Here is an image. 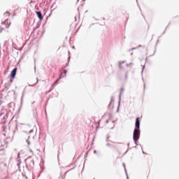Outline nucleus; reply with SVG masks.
Returning <instances> with one entry per match:
<instances>
[{"instance_id": "obj_1", "label": "nucleus", "mask_w": 179, "mask_h": 179, "mask_svg": "<svg viewBox=\"0 0 179 179\" xmlns=\"http://www.w3.org/2000/svg\"><path fill=\"white\" fill-rule=\"evenodd\" d=\"M135 126L136 129L134 131L133 138L135 143H136V142H138L139 140V136L141 135V131H139V128H141V121L139 120V117L136 119Z\"/></svg>"}, {"instance_id": "obj_2", "label": "nucleus", "mask_w": 179, "mask_h": 179, "mask_svg": "<svg viewBox=\"0 0 179 179\" xmlns=\"http://www.w3.org/2000/svg\"><path fill=\"white\" fill-rule=\"evenodd\" d=\"M16 72H17V68H15L10 73V82H13V79H15V76H16Z\"/></svg>"}, {"instance_id": "obj_3", "label": "nucleus", "mask_w": 179, "mask_h": 179, "mask_svg": "<svg viewBox=\"0 0 179 179\" xmlns=\"http://www.w3.org/2000/svg\"><path fill=\"white\" fill-rule=\"evenodd\" d=\"M36 15H37L38 19H40V20H43V15L41 14V12L36 11Z\"/></svg>"}, {"instance_id": "obj_4", "label": "nucleus", "mask_w": 179, "mask_h": 179, "mask_svg": "<svg viewBox=\"0 0 179 179\" xmlns=\"http://www.w3.org/2000/svg\"><path fill=\"white\" fill-rule=\"evenodd\" d=\"M4 16H10V13H9V12H6V13H4Z\"/></svg>"}, {"instance_id": "obj_5", "label": "nucleus", "mask_w": 179, "mask_h": 179, "mask_svg": "<svg viewBox=\"0 0 179 179\" xmlns=\"http://www.w3.org/2000/svg\"><path fill=\"white\" fill-rule=\"evenodd\" d=\"M3 30H5V28L0 27V33H2Z\"/></svg>"}, {"instance_id": "obj_6", "label": "nucleus", "mask_w": 179, "mask_h": 179, "mask_svg": "<svg viewBox=\"0 0 179 179\" xmlns=\"http://www.w3.org/2000/svg\"><path fill=\"white\" fill-rule=\"evenodd\" d=\"M60 78H61V76H60V78H59V79H57V80H56V82L55 83V85L57 83H58V80H59Z\"/></svg>"}, {"instance_id": "obj_7", "label": "nucleus", "mask_w": 179, "mask_h": 179, "mask_svg": "<svg viewBox=\"0 0 179 179\" xmlns=\"http://www.w3.org/2000/svg\"><path fill=\"white\" fill-rule=\"evenodd\" d=\"M9 27V25L6 26V29H8Z\"/></svg>"}, {"instance_id": "obj_8", "label": "nucleus", "mask_w": 179, "mask_h": 179, "mask_svg": "<svg viewBox=\"0 0 179 179\" xmlns=\"http://www.w3.org/2000/svg\"><path fill=\"white\" fill-rule=\"evenodd\" d=\"M8 22V20H6L3 24H5V23H6Z\"/></svg>"}, {"instance_id": "obj_9", "label": "nucleus", "mask_w": 179, "mask_h": 179, "mask_svg": "<svg viewBox=\"0 0 179 179\" xmlns=\"http://www.w3.org/2000/svg\"><path fill=\"white\" fill-rule=\"evenodd\" d=\"M29 151L31 152V153H33V150H31V149H30Z\"/></svg>"}, {"instance_id": "obj_10", "label": "nucleus", "mask_w": 179, "mask_h": 179, "mask_svg": "<svg viewBox=\"0 0 179 179\" xmlns=\"http://www.w3.org/2000/svg\"><path fill=\"white\" fill-rule=\"evenodd\" d=\"M64 73H66V70H64Z\"/></svg>"}, {"instance_id": "obj_11", "label": "nucleus", "mask_w": 179, "mask_h": 179, "mask_svg": "<svg viewBox=\"0 0 179 179\" xmlns=\"http://www.w3.org/2000/svg\"><path fill=\"white\" fill-rule=\"evenodd\" d=\"M28 145H30V142L28 141Z\"/></svg>"}, {"instance_id": "obj_12", "label": "nucleus", "mask_w": 179, "mask_h": 179, "mask_svg": "<svg viewBox=\"0 0 179 179\" xmlns=\"http://www.w3.org/2000/svg\"><path fill=\"white\" fill-rule=\"evenodd\" d=\"M106 122L108 123V120H107Z\"/></svg>"}, {"instance_id": "obj_13", "label": "nucleus", "mask_w": 179, "mask_h": 179, "mask_svg": "<svg viewBox=\"0 0 179 179\" xmlns=\"http://www.w3.org/2000/svg\"><path fill=\"white\" fill-rule=\"evenodd\" d=\"M94 153H96V151H94Z\"/></svg>"}]
</instances>
